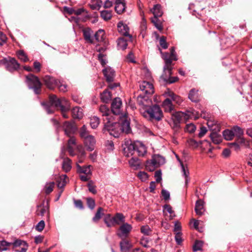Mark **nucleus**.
I'll return each mask as SVG.
<instances>
[{"label":"nucleus","mask_w":252,"mask_h":252,"mask_svg":"<svg viewBox=\"0 0 252 252\" xmlns=\"http://www.w3.org/2000/svg\"><path fill=\"white\" fill-rule=\"evenodd\" d=\"M107 120V122L104 123V132L108 131L110 135L118 137L122 132L128 133L130 131V122L126 115L120 118L119 123H112L108 118Z\"/></svg>","instance_id":"f257e3e1"},{"label":"nucleus","mask_w":252,"mask_h":252,"mask_svg":"<svg viewBox=\"0 0 252 252\" xmlns=\"http://www.w3.org/2000/svg\"><path fill=\"white\" fill-rule=\"evenodd\" d=\"M49 102H43L41 105L44 107L48 114L54 113V110L52 107L55 108L60 107L62 116L64 118L67 119L68 116L66 112L69 110L70 106L67 100L64 97L59 98L55 94H50L49 97Z\"/></svg>","instance_id":"f03ea898"},{"label":"nucleus","mask_w":252,"mask_h":252,"mask_svg":"<svg viewBox=\"0 0 252 252\" xmlns=\"http://www.w3.org/2000/svg\"><path fill=\"white\" fill-rule=\"evenodd\" d=\"M140 109V113L142 115L148 120L153 121H160L162 117V112L160 107L157 105L152 106L144 104Z\"/></svg>","instance_id":"7ed1b4c3"},{"label":"nucleus","mask_w":252,"mask_h":252,"mask_svg":"<svg viewBox=\"0 0 252 252\" xmlns=\"http://www.w3.org/2000/svg\"><path fill=\"white\" fill-rule=\"evenodd\" d=\"M26 82L29 88L32 89L35 94H40L42 84L37 76L32 74H29L26 76Z\"/></svg>","instance_id":"20e7f679"},{"label":"nucleus","mask_w":252,"mask_h":252,"mask_svg":"<svg viewBox=\"0 0 252 252\" xmlns=\"http://www.w3.org/2000/svg\"><path fill=\"white\" fill-rule=\"evenodd\" d=\"M165 163V158L159 155H154L152 159L147 160L146 163V168L149 171H153L156 168Z\"/></svg>","instance_id":"39448f33"},{"label":"nucleus","mask_w":252,"mask_h":252,"mask_svg":"<svg viewBox=\"0 0 252 252\" xmlns=\"http://www.w3.org/2000/svg\"><path fill=\"white\" fill-rule=\"evenodd\" d=\"M102 72L106 81L109 84L108 87L110 89H113L119 86V83H113L115 77V71L113 69L110 67H107L102 70Z\"/></svg>","instance_id":"423d86ee"},{"label":"nucleus","mask_w":252,"mask_h":252,"mask_svg":"<svg viewBox=\"0 0 252 252\" xmlns=\"http://www.w3.org/2000/svg\"><path fill=\"white\" fill-rule=\"evenodd\" d=\"M198 117L196 116V112L193 110H188L186 112H178L173 115V119L176 124L179 123L183 119L188 120L193 118L197 119Z\"/></svg>","instance_id":"0eeeda50"},{"label":"nucleus","mask_w":252,"mask_h":252,"mask_svg":"<svg viewBox=\"0 0 252 252\" xmlns=\"http://www.w3.org/2000/svg\"><path fill=\"white\" fill-rule=\"evenodd\" d=\"M129 148H132L139 156H143L147 152L146 146L140 141H136L129 145Z\"/></svg>","instance_id":"6e6552de"},{"label":"nucleus","mask_w":252,"mask_h":252,"mask_svg":"<svg viewBox=\"0 0 252 252\" xmlns=\"http://www.w3.org/2000/svg\"><path fill=\"white\" fill-rule=\"evenodd\" d=\"M132 229L131 225L125 221L120 226L119 230L120 232L118 233V236L121 238L126 237L132 230Z\"/></svg>","instance_id":"1a4fd4ad"},{"label":"nucleus","mask_w":252,"mask_h":252,"mask_svg":"<svg viewBox=\"0 0 252 252\" xmlns=\"http://www.w3.org/2000/svg\"><path fill=\"white\" fill-rule=\"evenodd\" d=\"M122 102L120 98H115L111 103V110L113 114L119 115L121 112Z\"/></svg>","instance_id":"9d476101"},{"label":"nucleus","mask_w":252,"mask_h":252,"mask_svg":"<svg viewBox=\"0 0 252 252\" xmlns=\"http://www.w3.org/2000/svg\"><path fill=\"white\" fill-rule=\"evenodd\" d=\"M140 89L146 94L151 95L154 93L153 85L149 82L143 81L140 85Z\"/></svg>","instance_id":"9b49d317"},{"label":"nucleus","mask_w":252,"mask_h":252,"mask_svg":"<svg viewBox=\"0 0 252 252\" xmlns=\"http://www.w3.org/2000/svg\"><path fill=\"white\" fill-rule=\"evenodd\" d=\"M63 128L64 131L65 135L70 137L76 130V126L71 122L66 121L63 123Z\"/></svg>","instance_id":"f8f14e48"},{"label":"nucleus","mask_w":252,"mask_h":252,"mask_svg":"<svg viewBox=\"0 0 252 252\" xmlns=\"http://www.w3.org/2000/svg\"><path fill=\"white\" fill-rule=\"evenodd\" d=\"M45 85L49 89H54L58 85V80L53 77L46 76L43 78Z\"/></svg>","instance_id":"ddd939ff"},{"label":"nucleus","mask_w":252,"mask_h":252,"mask_svg":"<svg viewBox=\"0 0 252 252\" xmlns=\"http://www.w3.org/2000/svg\"><path fill=\"white\" fill-rule=\"evenodd\" d=\"M118 30L120 33L125 36H128L130 39L132 36L129 34V28L126 24H124L123 22H119L117 25Z\"/></svg>","instance_id":"4468645a"},{"label":"nucleus","mask_w":252,"mask_h":252,"mask_svg":"<svg viewBox=\"0 0 252 252\" xmlns=\"http://www.w3.org/2000/svg\"><path fill=\"white\" fill-rule=\"evenodd\" d=\"M84 144L87 149L89 151H92L94 149L95 140L93 136H88L84 139Z\"/></svg>","instance_id":"2eb2a0df"},{"label":"nucleus","mask_w":252,"mask_h":252,"mask_svg":"<svg viewBox=\"0 0 252 252\" xmlns=\"http://www.w3.org/2000/svg\"><path fill=\"white\" fill-rule=\"evenodd\" d=\"M163 213L166 217V220L168 219V220H171L175 216L171 206L168 204H166L163 206Z\"/></svg>","instance_id":"dca6fc26"},{"label":"nucleus","mask_w":252,"mask_h":252,"mask_svg":"<svg viewBox=\"0 0 252 252\" xmlns=\"http://www.w3.org/2000/svg\"><path fill=\"white\" fill-rule=\"evenodd\" d=\"M6 65L7 69L11 72L17 70L20 67L19 63L14 58L9 59Z\"/></svg>","instance_id":"f3484780"},{"label":"nucleus","mask_w":252,"mask_h":252,"mask_svg":"<svg viewBox=\"0 0 252 252\" xmlns=\"http://www.w3.org/2000/svg\"><path fill=\"white\" fill-rule=\"evenodd\" d=\"M172 64L164 65L163 67V73L161 78L164 81H167L172 74Z\"/></svg>","instance_id":"a211bd4d"},{"label":"nucleus","mask_w":252,"mask_h":252,"mask_svg":"<svg viewBox=\"0 0 252 252\" xmlns=\"http://www.w3.org/2000/svg\"><path fill=\"white\" fill-rule=\"evenodd\" d=\"M164 94L166 96L169 97L171 100L174 101L175 103L180 104L183 101L180 96L176 95L173 92L167 89L165 92Z\"/></svg>","instance_id":"6ab92c4d"},{"label":"nucleus","mask_w":252,"mask_h":252,"mask_svg":"<svg viewBox=\"0 0 252 252\" xmlns=\"http://www.w3.org/2000/svg\"><path fill=\"white\" fill-rule=\"evenodd\" d=\"M115 9L118 14H122L125 10L126 3L124 0H115Z\"/></svg>","instance_id":"aec40b11"},{"label":"nucleus","mask_w":252,"mask_h":252,"mask_svg":"<svg viewBox=\"0 0 252 252\" xmlns=\"http://www.w3.org/2000/svg\"><path fill=\"white\" fill-rule=\"evenodd\" d=\"M120 246L121 252H128L132 245L129 241L125 239L120 242Z\"/></svg>","instance_id":"412c9836"},{"label":"nucleus","mask_w":252,"mask_h":252,"mask_svg":"<svg viewBox=\"0 0 252 252\" xmlns=\"http://www.w3.org/2000/svg\"><path fill=\"white\" fill-rule=\"evenodd\" d=\"M125 221V217L120 213H117L113 217V226L116 224L119 225Z\"/></svg>","instance_id":"4be33fe9"},{"label":"nucleus","mask_w":252,"mask_h":252,"mask_svg":"<svg viewBox=\"0 0 252 252\" xmlns=\"http://www.w3.org/2000/svg\"><path fill=\"white\" fill-rule=\"evenodd\" d=\"M204 211L203 202L201 200H197L195 207L196 214L198 215L201 216L203 214Z\"/></svg>","instance_id":"5701e85b"},{"label":"nucleus","mask_w":252,"mask_h":252,"mask_svg":"<svg viewBox=\"0 0 252 252\" xmlns=\"http://www.w3.org/2000/svg\"><path fill=\"white\" fill-rule=\"evenodd\" d=\"M198 91L195 89H191L189 94V98L192 102H198L199 100V96L198 94Z\"/></svg>","instance_id":"b1692460"},{"label":"nucleus","mask_w":252,"mask_h":252,"mask_svg":"<svg viewBox=\"0 0 252 252\" xmlns=\"http://www.w3.org/2000/svg\"><path fill=\"white\" fill-rule=\"evenodd\" d=\"M158 50H159L161 55H162V58L164 60L165 65L167 64H172V61L176 60V59H173L170 56V55L167 52L163 53L160 48L158 47Z\"/></svg>","instance_id":"393cba45"},{"label":"nucleus","mask_w":252,"mask_h":252,"mask_svg":"<svg viewBox=\"0 0 252 252\" xmlns=\"http://www.w3.org/2000/svg\"><path fill=\"white\" fill-rule=\"evenodd\" d=\"M67 183V176L63 175L60 177L57 180V186L60 189H63Z\"/></svg>","instance_id":"a878e982"},{"label":"nucleus","mask_w":252,"mask_h":252,"mask_svg":"<svg viewBox=\"0 0 252 252\" xmlns=\"http://www.w3.org/2000/svg\"><path fill=\"white\" fill-rule=\"evenodd\" d=\"M77 168V171L80 173H83L84 174L91 175V165L87 166L81 167L78 163L76 164Z\"/></svg>","instance_id":"bb28decb"},{"label":"nucleus","mask_w":252,"mask_h":252,"mask_svg":"<svg viewBox=\"0 0 252 252\" xmlns=\"http://www.w3.org/2000/svg\"><path fill=\"white\" fill-rule=\"evenodd\" d=\"M83 32L85 39L88 42L93 43L92 31L90 28H85L83 30Z\"/></svg>","instance_id":"cd10ccee"},{"label":"nucleus","mask_w":252,"mask_h":252,"mask_svg":"<svg viewBox=\"0 0 252 252\" xmlns=\"http://www.w3.org/2000/svg\"><path fill=\"white\" fill-rule=\"evenodd\" d=\"M162 106L166 112H170L173 110L171 100L169 98H167L164 100L163 102Z\"/></svg>","instance_id":"c85d7f7f"},{"label":"nucleus","mask_w":252,"mask_h":252,"mask_svg":"<svg viewBox=\"0 0 252 252\" xmlns=\"http://www.w3.org/2000/svg\"><path fill=\"white\" fill-rule=\"evenodd\" d=\"M154 15V17H158L162 16L163 13L161 9V6L159 4L155 5L153 8L151 10Z\"/></svg>","instance_id":"c756f323"},{"label":"nucleus","mask_w":252,"mask_h":252,"mask_svg":"<svg viewBox=\"0 0 252 252\" xmlns=\"http://www.w3.org/2000/svg\"><path fill=\"white\" fill-rule=\"evenodd\" d=\"M72 114L73 117L75 119H81L83 117L82 110L78 107L72 109Z\"/></svg>","instance_id":"7c9ffc66"},{"label":"nucleus","mask_w":252,"mask_h":252,"mask_svg":"<svg viewBox=\"0 0 252 252\" xmlns=\"http://www.w3.org/2000/svg\"><path fill=\"white\" fill-rule=\"evenodd\" d=\"M210 137L212 142L216 144L220 143L221 141V135L217 132H212L211 133Z\"/></svg>","instance_id":"2f4dec72"},{"label":"nucleus","mask_w":252,"mask_h":252,"mask_svg":"<svg viewBox=\"0 0 252 252\" xmlns=\"http://www.w3.org/2000/svg\"><path fill=\"white\" fill-rule=\"evenodd\" d=\"M104 209L101 207H99L93 218V221L94 222H97L101 218L102 216L104 215Z\"/></svg>","instance_id":"473e14b6"},{"label":"nucleus","mask_w":252,"mask_h":252,"mask_svg":"<svg viewBox=\"0 0 252 252\" xmlns=\"http://www.w3.org/2000/svg\"><path fill=\"white\" fill-rule=\"evenodd\" d=\"M129 164L134 169H137L140 166L141 162L138 158H132L129 160Z\"/></svg>","instance_id":"72a5a7b5"},{"label":"nucleus","mask_w":252,"mask_h":252,"mask_svg":"<svg viewBox=\"0 0 252 252\" xmlns=\"http://www.w3.org/2000/svg\"><path fill=\"white\" fill-rule=\"evenodd\" d=\"M111 99V93L107 90H105L101 94V99L103 102L107 103Z\"/></svg>","instance_id":"f704fd0d"},{"label":"nucleus","mask_w":252,"mask_h":252,"mask_svg":"<svg viewBox=\"0 0 252 252\" xmlns=\"http://www.w3.org/2000/svg\"><path fill=\"white\" fill-rule=\"evenodd\" d=\"M63 169L66 172L70 171L71 168V160L68 158H65L62 164Z\"/></svg>","instance_id":"c9c22d12"},{"label":"nucleus","mask_w":252,"mask_h":252,"mask_svg":"<svg viewBox=\"0 0 252 252\" xmlns=\"http://www.w3.org/2000/svg\"><path fill=\"white\" fill-rule=\"evenodd\" d=\"M100 124V119L96 116H93L90 118V124L91 127L95 129Z\"/></svg>","instance_id":"e433bc0d"},{"label":"nucleus","mask_w":252,"mask_h":252,"mask_svg":"<svg viewBox=\"0 0 252 252\" xmlns=\"http://www.w3.org/2000/svg\"><path fill=\"white\" fill-rule=\"evenodd\" d=\"M103 220L107 227H111L113 226V217L111 216V214H107L105 215Z\"/></svg>","instance_id":"4c0bfd02"},{"label":"nucleus","mask_w":252,"mask_h":252,"mask_svg":"<svg viewBox=\"0 0 252 252\" xmlns=\"http://www.w3.org/2000/svg\"><path fill=\"white\" fill-rule=\"evenodd\" d=\"M48 209L47 207L40 205L37 206L36 214L38 216H44L46 213H48Z\"/></svg>","instance_id":"58836bf2"},{"label":"nucleus","mask_w":252,"mask_h":252,"mask_svg":"<svg viewBox=\"0 0 252 252\" xmlns=\"http://www.w3.org/2000/svg\"><path fill=\"white\" fill-rule=\"evenodd\" d=\"M118 47L119 49L125 50L126 48L127 43L124 37H120L117 40Z\"/></svg>","instance_id":"ea45409f"},{"label":"nucleus","mask_w":252,"mask_h":252,"mask_svg":"<svg viewBox=\"0 0 252 252\" xmlns=\"http://www.w3.org/2000/svg\"><path fill=\"white\" fill-rule=\"evenodd\" d=\"M79 134L81 138L86 139L88 136H91L89 134V132L87 130V127L85 125H83L79 130Z\"/></svg>","instance_id":"a19ab883"},{"label":"nucleus","mask_w":252,"mask_h":252,"mask_svg":"<svg viewBox=\"0 0 252 252\" xmlns=\"http://www.w3.org/2000/svg\"><path fill=\"white\" fill-rule=\"evenodd\" d=\"M104 31L102 30H99L95 32L94 37L97 41L100 42L103 41L104 39Z\"/></svg>","instance_id":"79ce46f5"},{"label":"nucleus","mask_w":252,"mask_h":252,"mask_svg":"<svg viewBox=\"0 0 252 252\" xmlns=\"http://www.w3.org/2000/svg\"><path fill=\"white\" fill-rule=\"evenodd\" d=\"M112 16V11L111 10H103L100 12V16L105 21L111 19Z\"/></svg>","instance_id":"37998d69"},{"label":"nucleus","mask_w":252,"mask_h":252,"mask_svg":"<svg viewBox=\"0 0 252 252\" xmlns=\"http://www.w3.org/2000/svg\"><path fill=\"white\" fill-rule=\"evenodd\" d=\"M223 136L226 140H231L234 137L232 130L226 129L223 132Z\"/></svg>","instance_id":"c03bdc74"},{"label":"nucleus","mask_w":252,"mask_h":252,"mask_svg":"<svg viewBox=\"0 0 252 252\" xmlns=\"http://www.w3.org/2000/svg\"><path fill=\"white\" fill-rule=\"evenodd\" d=\"M99 112L102 114L103 116L108 117L110 113L109 108L105 105H101L99 108Z\"/></svg>","instance_id":"a18cd8bd"},{"label":"nucleus","mask_w":252,"mask_h":252,"mask_svg":"<svg viewBox=\"0 0 252 252\" xmlns=\"http://www.w3.org/2000/svg\"><path fill=\"white\" fill-rule=\"evenodd\" d=\"M55 183L54 182L46 183L45 186V192L46 194L51 193L54 188Z\"/></svg>","instance_id":"49530a36"},{"label":"nucleus","mask_w":252,"mask_h":252,"mask_svg":"<svg viewBox=\"0 0 252 252\" xmlns=\"http://www.w3.org/2000/svg\"><path fill=\"white\" fill-rule=\"evenodd\" d=\"M17 54L18 58L23 62H26L28 61V58L23 51H18Z\"/></svg>","instance_id":"de8ad7c7"},{"label":"nucleus","mask_w":252,"mask_h":252,"mask_svg":"<svg viewBox=\"0 0 252 252\" xmlns=\"http://www.w3.org/2000/svg\"><path fill=\"white\" fill-rule=\"evenodd\" d=\"M140 230L141 233L145 235H150L152 231L148 225L141 226Z\"/></svg>","instance_id":"09e8293b"},{"label":"nucleus","mask_w":252,"mask_h":252,"mask_svg":"<svg viewBox=\"0 0 252 252\" xmlns=\"http://www.w3.org/2000/svg\"><path fill=\"white\" fill-rule=\"evenodd\" d=\"M232 130L234 133V136L236 135L237 137H240L243 134V130L237 126H234Z\"/></svg>","instance_id":"8fccbe9b"},{"label":"nucleus","mask_w":252,"mask_h":252,"mask_svg":"<svg viewBox=\"0 0 252 252\" xmlns=\"http://www.w3.org/2000/svg\"><path fill=\"white\" fill-rule=\"evenodd\" d=\"M203 246V242L201 241L196 240L195 242L194 245L193 247V250L194 252L201 250Z\"/></svg>","instance_id":"3c124183"},{"label":"nucleus","mask_w":252,"mask_h":252,"mask_svg":"<svg viewBox=\"0 0 252 252\" xmlns=\"http://www.w3.org/2000/svg\"><path fill=\"white\" fill-rule=\"evenodd\" d=\"M159 42L160 46L164 49H166L168 48V44L166 41V37L164 36H162L159 40Z\"/></svg>","instance_id":"603ef678"},{"label":"nucleus","mask_w":252,"mask_h":252,"mask_svg":"<svg viewBox=\"0 0 252 252\" xmlns=\"http://www.w3.org/2000/svg\"><path fill=\"white\" fill-rule=\"evenodd\" d=\"M137 176L142 182L146 181L148 178V174L144 171L138 172Z\"/></svg>","instance_id":"864d4df0"},{"label":"nucleus","mask_w":252,"mask_h":252,"mask_svg":"<svg viewBox=\"0 0 252 252\" xmlns=\"http://www.w3.org/2000/svg\"><path fill=\"white\" fill-rule=\"evenodd\" d=\"M152 22L154 24V25L158 30L159 31H161L162 30V26L157 17L152 18Z\"/></svg>","instance_id":"5fc2aeb1"},{"label":"nucleus","mask_w":252,"mask_h":252,"mask_svg":"<svg viewBox=\"0 0 252 252\" xmlns=\"http://www.w3.org/2000/svg\"><path fill=\"white\" fill-rule=\"evenodd\" d=\"M88 187L89 189V190L93 193V194H95L96 193V187L94 185V183L92 181H89L88 184Z\"/></svg>","instance_id":"6e6d98bb"},{"label":"nucleus","mask_w":252,"mask_h":252,"mask_svg":"<svg viewBox=\"0 0 252 252\" xmlns=\"http://www.w3.org/2000/svg\"><path fill=\"white\" fill-rule=\"evenodd\" d=\"M45 227V222L44 220H40L35 226V229L39 231H42Z\"/></svg>","instance_id":"4d7b16f0"},{"label":"nucleus","mask_w":252,"mask_h":252,"mask_svg":"<svg viewBox=\"0 0 252 252\" xmlns=\"http://www.w3.org/2000/svg\"><path fill=\"white\" fill-rule=\"evenodd\" d=\"M196 129L195 126L193 124H188L186 126V130L189 133H193Z\"/></svg>","instance_id":"13d9d810"},{"label":"nucleus","mask_w":252,"mask_h":252,"mask_svg":"<svg viewBox=\"0 0 252 252\" xmlns=\"http://www.w3.org/2000/svg\"><path fill=\"white\" fill-rule=\"evenodd\" d=\"M87 201L88 207L92 210L94 209L95 205L94 199L92 198H88Z\"/></svg>","instance_id":"bf43d9fd"},{"label":"nucleus","mask_w":252,"mask_h":252,"mask_svg":"<svg viewBox=\"0 0 252 252\" xmlns=\"http://www.w3.org/2000/svg\"><path fill=\"white\" fill-rule=\"evenodd\" d=\"M27 243L25 241L21 240H16L13 243V245L14 247H18L23 246H25Z\"/></svg>","instance_id":"052dcab7"},{"label":"nucleus","mask_w":252,"mask_h":252,"mask_svg":"<svg viewBox=\"0 0 252 252\" xmlns=\"http://www.w3.org/2000/svg\"><path fill=\"white\" fill-rule=\"evenodd\" d=\"M181 165L182 171L183 172L184 175L185 176V183L187 185L189 182L188 176L189 174V172L188 171V170H186L185 167H184L183 163H181Z\"/></svg>","instance_id":"680f3d73"},{"label":"nucleus","mask_w":252,"mask_h":252,"mask_svg":"<svg viewBox=\"0 0 252 252\" xmlns=\"http://www.w3.org/2000/svg\"><path fill=\"white\" fill-rule=\"evenodd\" d=\"M10 243H7L5 241H2L0 242V251H6L7 247L10 245Z\"/></svg>","instance_id":"e2e57ef3"},{"label":"nucleus","mask_w":252,"mask_h":252,"mask_svg":"<svg viewBox=\"0 0 252 252\" xmlns=\"http://www.w3.org/2000/svg\"><path fill=\"white\" fill-rule=\"evenodd\" d=\"M57 87H58L60 91L65 92L67 91V86L65 84L61 83L60 81H58V85Z\"/></svg>","instance_id":"0e129e2a"},{"label":"nucleus","mask_w":252,"mask_h":252,"mask_svg":"<svg viewBox=\"0 0 252 252\" xmlns=\"http://www.w3.org/2000/svg\"><path fill=\"white\" fill-rule=\"evenodd\" d=\"M98 60L100 61L101 64L104 66L106 64V60L105 56L102 54H99L98 56Z\"/></svg>","instance_id":"69168bd1"},{"label":"nucleus","mask_w":252,"mask_h":252,"mask_svg":"<svg viewBox=\"0 0 252 252\" xmlns=\"http://www.w3.org/2000/svg\"><path fill=\"white\" fill-rule=\"evenodd\" d=\"M161 194L165 200H167L169 199L170 193L168 191L163 189L161 190Z\"/></svg>","instance_id":"338daca9"},{"label":"nucleus","mask_w":252,"mask_h":252,"mask_svg":"<svg viewBox=\"0 0 252 252\" xmlns=\"http://www.w3.org/2000/svg\"><path fill=\"white\" fill-rule=\"evenodd\" d=\"M175 239L176 240V242L179 245L181 244L182 242V234L181 232H177L175 236Z\"/></svg>","instance_id":"774afa93"}]
</instances>
